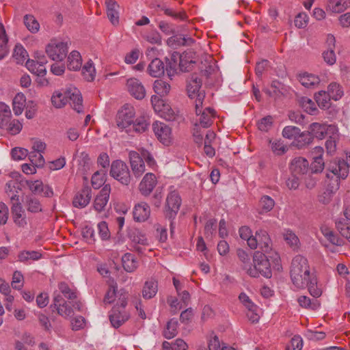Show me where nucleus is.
<instances>
[{"mask_svg": "<svg viewBox=\"0 0 350 350\" xmlns=\"http://www.w3.org/2000/svg\"><path fill=\"white\" fill-rule=\"evenodd\" d=\"M144 38L151 44H160L161 43V37L156 31H152L144 36Z\"/></svg>", "mask_w": 350, "mask_h": 350, "instance_id": "774afa93", "label": "nucleus"}, {"mask_svg": "<svg viewBox=\"0 0 350 350\" xmlns=\"http://www.w3.org/2000/svg\"><path fill=\"white\" fill-rule=\"evenodd\" d=\"M41 258L42 254L38 251L23 250L18 254V261L23 263H30L31 260H38Z\"/></svg>", "mask_w": 350, "mask_h": 350, "instance_id": "72a5a7b5", "label": "nucleus"}, {"mask_svg": "<svg viewBox=\"0 0 350 350\" xmlns=\"http://www.w3.org/2000/svg\"><path fill=\"white\" fill-rule=\"evenodd\" d=\"M130 238L135 244L142 246H146L149 245L148 239L146 238V235L138 230H134L132 231L130 234Z\"/></svg>", "mask_w": 350, "mask_h": 350, "instance_id": "8fccbe9b", "label": "nucleus"}, {"mask_svg": "<svg viewBox=\"0 0 350 350\" xmlns=\"http://www.w3.org/2000/svg\"><path fill=\"white\" fill-rule=\"evenodd\" d=\"M11 118V111L8 105L0 103V127H5Z\"/></svg>", "mask_w": 350, "mask_h": 350, "instance_id": "ea45409f", "label": "nucleus"}, {"mask_svg": "<svg viewBox=\"0 0 350 350\" xmlns=\"http://www.w3.org/2000/svg\"><path fill=\"white\" fill-rule=\"evenodd\" d=\"M26 98L23 94L18 93L14 98L12 105L13 111L16 116L22 113L25 107Z\"/></svg>", "mask_w": 350, "mask_h": 350, "instance_id": "4c0bfd02", "label": "nucleus"}, {"mask_svg": "<svg viewBox=\"0 0 350 350\" xmlns=\"http://www.w3.org/2000/svg\"><path fill=\"white\" fill-rule=\"evenodd\" d=\"M82 75L88 81H92L95 78L96 70L93 62L90 59L82 68Z\"/></svg>", "mask_w": 350, "mask_h": 350, "instance_id": "a18cd8bd", "label": "nucleus"}, {"mask_svg": "<svg viewBox=\"0 0 350 350\" xmlns=\"http://www.w3.org/2000/svg\"><path fill=\"white\" fill-rule=\"evenodd\" d=\"M58 289L59 293L68 299L74 300L77 297V289L65 282H61L58 284Z\"/></svg>", "mask_w": 350, "mask_h": 350, "instance_id": "473e14b6", "label": "nucleus"}, {"mask_svg": "<svg viewBox=\"0 0 350 350\" xmlns=\"http://www.w3.org/2000/svg\"><path fill=\"white\" fill-rule=\"evenodd\" d=\"M147 70L152 77H159L164 74L165 66L160 59L154 58L148 65Z\"/></svg>", "mask_w": 350, "mask_h": 350, "instance_id": "a878e982", "label": "nucleus"}, {"mask_svg": "<svg viewBox=\"0 0 350 350\" xmlns=\"http://www.w3.org/2000/svg\"><path fill=\"white\" fill-rule=\"evenodd\" d=\"M46 63V60L44 59H43V61L27 60L26 66L31 73L38 76H43L46 72L44 67Z\"/></svg>", "mask_w": 350, "mask_h": 350, "instance_id": "bb28decb", "label": "nucleus"}, {"mask_svg": "<svg viewBox=\"0 0 350 350\" xmlns=\"http://www.w3.org/2000/svg\"><path fill=\"white\" fill-rule=\"evenodd\" d=\"M153 89L157 95L165 96L170 92V85L167 82L158 79L154 82Z\"/></svg>", "mask_w": 350, "mask_h": 350, "instance_id": "a19ab883", "label": "nucleus"}, {"mask_svg": "<svg viewBox=\"0 0 350 350\" xmlns=\"http://www.w3.org/2000/svg\"><path fill=\"white\" fill-rule=\"evenodd\" d=\"M157 183L156 176L152 173H146L139 185L140 193L144 196H148L153 191Z\"/></svg>", "mask_w": 350, "mask_h": 350, "instance_id": "aec40b11", "label": "nucleus"}, {"mask_svg": "<svg viewBox=\"0 0 350 350\" xmlns=\"http://www.w3.org/2000/svg\"><path fill=\"white\" fill-rule=\"evenodd\" d=\"M23 279L21 272L14 271L12 276V286L15 289H21L23 286Z\"/></svg>", "mask_w": 350, "mask_h": 350, "instance_id": "e2e57ef3", "label": "nucleus"}, {"mask_svg": "<svg viewBox=\"0 0 350 350\" xmlns=\"http://www.w3.org/2000/svg\"><path fill=\"white\" fill-rule=\"evenodd\" d=\"M284 239L287 244L291 247L296 248L298 247L299 240L297 236L291 230H286L284 233Z\"/></svg>", "mask_w": 350, "mask_h": 350, "instance_id": "13d9d810", "label": "nucleus"}, {"mask_svg": "<svg viewBox=\"0 0 350 350\" xmlns=\"http://www.w3.org/2000/svg\"><path fill=\"white\" fill-rule=\"evenodd\" d=\"M268 256L260 251H256L253 256V266L244 267L247 273L253 278H258L260 275L267 278L271 277V270L269 262Z\"/></svg>", "mask_w": 350, "mask_h": 350, "instance_id": "7ed1b4c3", "label": "nucleus"}, {"mask_svg": "<svg viewBox=\"0 0 350 350\" xmlns=\"http://www.w3.org/2000/svg\"><path fill=\"white\" fill-rule=\"evenodd\" d=\"M82 58L77 51H72L68 57L67 67L70 70H79L81 68Z\"/></svg>", "mask_w": 350, "mask_h": 350, "instance_id": "7c9ffc66", "label": "nucleus"}, {"mask_svg": "<svg viewBox=\"0 0 350 350\" xmlns=\"http://www.w3.org/2000/svg\"><path fill=\"white\" fill-rule=\"evenodd\" d=\"M110 193V185H105L94 201V208L97 212H101L105 210L109 201Z\"/></svg>", "mask_w": 350, "mask_h": 350, "instance_id": "a211bd4d", "label": "nucleus"}, {"mask_svg": "<svg viewBox=\"0 0 350 350\" xmlns=\"http://www.w3.org/2000/svg\"><path fill=\"white\" fill-rule=\"evenodd\" d=\"M291 278L293 284L297 288H308L310 294L314 297H319L322 290L317 286V279L314 272H311L306 258L301 255L295 256L291 262Z\"/></svg>", "mask_w": 350, "mask_h": 350, "instance_id": "f257e3e1", "label": "nucleus"}, {"mask_svg": "<svg viewBox=\"0 0 350 350\" xmlns=\"http://www.w3.org/2000/svg\"><path fill=\"white\" fill-rule=\"evenodd\" d=\"M167 301L170 306L171 312L174 314H176L178 310L185 307L181 301H178L176 297L172 296L168 297Z\"/></svg>", "mask_w": 350, "mask_h": 350, "instance_id": "680f3d73", "label": "nucleus"}, {"mask_svg": "<svg viewBox=\"0 0 350 350\" xmlns=\"http://www.w3.org/2000/svg\"><path fill=\"white\" fill-rule=\"evenodd\" d=\"M326 125L318 122L312 123L309 126V131L312 137L322 139L326 133Z\"/></svg>", "mask_w": 350, "mask_h": 350, "instance_id": "58836bf2", "label": "nucleus"}, {"mask_svg": "<svg viewBox=\"0 0 350 350\" xmlns=\"http://www.w3.org/2000/svg\"><path fill=\"white\" fill-rule=\"evenodd\" d=\"M299 81L302 85L308 88L314 87L320 82L318 76L308 73L300 74Z\"/></svg>", "mask_w": 350, "mask_h": 350, "instance_id": "c9c22d12", "label": "nucleus"}, {"mask_svg": "<svg viewBox=\"0 0 350 350\" xmlns=\"http://www.w3.org/2000/svg\"><path fill=\"white\" fill-rule=\"evenodd\" d=\"M24 23L27 28L32 33H36L40 28L39 23L32 15H25L24 16Z\"/></svg>", "mask_w": 350, "mask_h": 350, "instance_id": "864d4df0", "label": "nucleus"}, {"mask_svg": "<svg viewBox=\"0 0 350 350\" xmlns=\"http://www.w3.org/2000/svg\"><path fill=\"white\" fill-rule=\"evenodd\" d=\"M204 97V93H200L195 100L196 113L199 117L196 123L198 124V126L208 128L213 124L216 114L215 110L211 107L203 109L202 103Z\"/></svg>", "mask_w": 350, "mask_h": 350, "instance_id": "20e7f679", "label": "nucleus"}, {"mask_svg": "<svg viewBox=\"0 0 350 350\" xmlns=\"http://www.w3.org/2000/svg\"><path fill=\"white\" fill-rule=\"evenodd\" d=\"M24 205L28 212L38 213L42 211V204L36 197L31 196H26Z\"/></svg>", "mask_w": 350, "mask_h": 350, "instance_id": "cd10ccee", "label": "nucleus"}, {"mask_svg": "<svg viewBox=\"0 0 350 350\" xmlns=\"http://www.w3.org/2000/svg\"><path fill=\"white\" fill-rule=\"evenodd\" d=\"M312 141L313 137L310 132L300 131L295 140H293L292 144L298 149H302L311 144Z\"/></svg>", "mask_w": 350, "mask_h": 350, "instance_id": "c756f323", "label": "nucleus"}, {"mask_svg": "<svg viewBox=\"0 0 350 350\" xmlns=\"http://www.w3.org/2000/svg\"><path fill=\"white\" fill-rule=\"evenodd\" d=\"M337 135L330 136L325 142V148L327 154H332L336 150Z\"/></svg>", "mask_w": 350, "mask_h": 350, "instance_id": "69168bd1", "label": "nucleus"}, {"mask_svg": "<svg viewBox=\"0 0 350 350\" xmlns=\"http://www.w3.org/2000/svg\"><path fill=\"white\" fill-rule=\"evenodd\" d=\"M340 234L350 242V207L346 208L336 221Z\"/></svg>", "mask_w": 350, "mask_h": 350, "instance_id": "ddd939ff", "label": "nucleus"}, {"mask_svg": "<svg viewBox=\"0 0 350 350\" xmlns=\"http://www.w3.org/2000/svg\"><path fill=\"white\" fill-rule=\"evenodd\" d=\"M8 41L5 30L3 24L0 22V59L8 54L7 42Z\"/></svg>", "mask_w": 350, "mask_h": 350, "instance_id": "de8ad7c7", "label": "nucleus"}, {"mask_svg": "<svg viewBox=\"0 0 350 350\" xmlns=\"http://www.w3.org/2000/svg\"><path fill=\"white\" fill-rule=\"evenodd\" d=\"M301 130L294 126H286L282 130V136L288 139L295 140Z\"/></svg>", "mask_w": 350, "mask_h": 350, "instance_id": "4d7b16f0", "label": "nucleus"}, {"mask_svg": "<svg viewBox=\"0 0 350 350\" xmlns=\"http://www.w3.org/2000/svg\"><path fill=\"white\" fill-rule=\"evenodd\" d=\"M270 143L271 144L272 151L278 155L284 154L288 150L286 146L283 144V142L281 140H275L273 142L270 141Z\"/></svg>", "mask_w": 350, "mask_h": 350, "instance_id": "052dcab7", "label": "nucleus"}, {"mask_svg": "<svg viewBox=\"0 0 350 350\" xmlns=\"http://www.w3.org/2000/svg\"><path fill=\"white\" fill-rule=\"evenodd\" d=\"M299 304L306 308H310L312 310H317L320 304L317 299L311 300L308 297L301 296L298 298Z\"/></svg>", "mask_w": 350, "mask_h": 350, "instance_id": "603ef678", "label": "nucleus"}, {"mask_svg": "<svg viewBox=\"0 0 350 350\" xmlns=\"http://www.w3.org/2000/svg\"><path fill=\"white\" fill-rule=\"evenodd\" d=\"M126 85L128 92L135 98L142 100L145 97V88L139 79L136 78H130L127 79Z\"/></svg>", "mask_w": 350, "mask_h": 350, "instance_id": "dca6fc26", "label": "nucleus"}, {"mask_svg": "<svg viewBox=\"0 0 350 350\" xmlns=\"http://www.w3.org/2000/svg\"><path fill=\"white\" fill-rule=\"evenodd\" d=\"M129 159L134 176L137 178L141 176L146 171L143 159L139 154L135 151H131L129 152Z\"/></svg>", "mask_w": 350, "mask_h": 350, "instance_id": "f3484780", "label": "nucleus"}, {"mask_svg": "<svg viewBox=\"0 0 350 350\" xmlns=\"http://www.w3.org/2000/svg\"><path fill=\"white\" fill-rule=\"evenodd\" d=\"M51 102L56 108H62L69 102L71 107L77 113H81L83 110L81 94L75 87L68 88L63 92L55 91L51 97Z\"/></svg>", "mask_w": 350, "mask_h": 350, "instance_id": "f03ea898", "label": "nucleus"}, {"mask_svg": "<svg viewBox=\"0 0 350 350\" xmlns=\"http://www.w3.org/2000/svg\"><path fill=\"white\" fill-rule=\"evenodd\" d=\"M350 167V152L347 154L346 161L335 159L330 161L327 170L338 178L345 179Z\"/></svg>", "mask_w": 350, "mask_h": 350, "instance_id": "9d476101", "label": "nucleus"}, {"mask_svg": "<svg viewBox=\"0 0 350 350\" xmlns=\"http://www.w3.org/2000/svg\"><path fill=\"white\" fill-rule=\"evenodd\" d=\"M135 116V108L129 104H125L116 115V124L120 129H125L127 133L131 131V125Z\"/></svg>", "mask_w": 350, "mask_h": 350, "instance_id": "39448f33", "label": "nucleus"}, {"mask_svg": "<svg viewBox=\"0 0 350 350\" xmlns=\"http://www.w3.org/2000/svg\"><path fill=\"white\" fill-rule=\"evenodd\" d=\"M178 61H179L178 65L180 70L184 72H188L187 67H185L184 64V55H180L179 53L175 51L171 55L170 61L166 67L168 75H171L172 71L174 72L176 70Z\"/></svg>", "mask_w": 350, "mask_h": 350, "instance_id": "5701e85b", "label": "nucleus"}, {"mask_svg": "<svg viewBox=\"0 0 350 350\" xmlns=\"http://www.w3.org/2000/svg\"><path fill=\"white\" fill-rule=\"evenodd\" d=\"M107 17L113 25L119 23V5L115 0H105Z\"/></svg>", "mask_w": 350, "mask_h": 350, "instance_id": "393cba45", "label": "nucleus"}, {"mask_svg": "<svg viewBox=\"0 0 350 350\" xmlns=\"http://www.w3.org/2000/svg\"><path fill=\"white\" fill-rule=\"evenodd\" d=\"M110 175L116 180L119 181L121 184L129 185L131 176L130 171L127 165L120 161H113L111 165Z\"/></svg>", "mask_w": 350, "mask_h": 350, "instance_id": "0eeeda50", "label": "nucleus"}, {"mask_svg": "<svg viewBox=\"0 0 350 350\" xmlns=\"http://www.w3.org/2000/svg\"><path fill=\"white\" fill-rule=\"evenodd\" d=\"M130 317L129 314L123 309H120L119 307L114 306L109 314V320L112 326L115 328H118Z\"/></svg>", "mask_w": 350, "mask_h": 350, "instance_id": "6ab92c4d", "label": "nucleus"}, {"mask_svg": "<svg viewBox=\"0 0 350 350\" xmlns=\"http://www.w3.org/2000/svg\"><path fill=\"white\" fill-rule=\"evenodd\" d=\"M177 327V321L171 319L167 323L166 328L163 332V336L167 339L174 338L178 333Z\"/></svg>", "mask_w": 350, "mask_h": 350, "instance_id": "3c124183", "label": "nucleus"}, {"mask_svg": "<svg viewBox=\"0 0 350 350\" xmlns=\"http://www.w3.org/2000/svg\"><path fill=\"white\" fill-rule=\"evenodd\" d=\"M122 264L127 272H133L138 267V260L134 254L126 253L122 257Z\"/></svg>", "mask_w": 350, "mask_h": 350, "instance_id": "c85d7f7f", "label": "nucleus"}, {"mask_svg": "<svg viewBox=\"0 0 350 350\" xmlns=\"http://www.w3.org/2000/svg\"><path fill=\"white\" fill-rule=\"evenodd\" d=\"M12 203L11 213L14 223L19 228H25L27 225V219L25 211L19 200V196L13 194L10 197Z\"/></svg>", "mask_w": 350, "mask_h": 350, "instance_id": "1a4fd4ad", "label": "nucleus"}, {"mask_svg": "<svg viewBox=\"0 0 350 350\" xmlns=\"http://www.w3.org/2000/svg\"><path fill=\"white\" fill-rule=\"evenodd\" d=\"M51 306L54 307L58 314L64 318L70 317L73 314L72 307L57 292L53 294V303Z\"/></svg>", "mask_w": 350, "mask_h": 350, "instance_id": "4468645a", "label": "nucleus"}, {"mask_svg": "<svg viewBox=\"0 0 350 350\" xmlns=\"http://www.w3.org/2000/svg\"><path fill=\"white\" fill-rule=\"evenodd\" d=\"M92 197V189L85 186L74 197L72 204L75 207L83 208L90 202Z\"/></svg>", "mask_w": 350, "mask_h": 350, "instance_id": "412c9836", "label": "nucleus"}, {"mask_svg": "<svg viewBox=\"0 0 350 350\" xmlns=\"http://www.w3.org/2000/svg\"><path fill=\"white\" fill-rule=\"evenodd\" d=\"M308 161L303 157H296L290 164V170L293 175L302 176L308 171Z\"/></svg>", "mask_w": 350, "mask_h": 350, "instance_id": "4be33fe9", "label": "nucleus"}, {"mask_svg": "<svg viewBox=\"0 0 350 350\" xmlns=\"http://www.w3.org/2000/svg\"><path fill=\"white\" fill-rule=\"evenodd\" d=\"M272 91L269 90H265L264 92L271 97L278 98L283 94L282 85L278 81H273L271 85Z\"/></svg>", "mask_w": 350, "mask_h": 350, "instance_id": "5fc2aeb1", "label": "nucleus"}, {"mask_svg": "<svg viewBox=\"0 0 350 350\" xmlns=\"http://www.w3.org/2000/svg\"><path fill=\"white\" fill-rule=\"evenodd\" d=\"M27 185L28 186L29 190L35 193L38 194L42 193L44 191V185L41 180H27Z\"/></svg>", "mask_w": 350, "mask_h": 350, "instance_id": "bf43d9fd", "label": "nucleus"}, {"mask_svg": "<svg viewBox=\"0 0 350 350\" xmlns=\"http://www.w3.org/2000/svg\"><path fill=\"white\" fill-rule=\"evenodd\" d=\"M150 209L146 202H141L135 206L133 210V218L138 222H144L150 217Z\"/></svg>", "mask_w": 350, "mask_h": 350, "instance_id": "b1692460", "label": "nucleus"}, {"mask_svg": "<svg viewBox=\"0 0 350 350\" xmlns=\"http://www.w3.org/2000/svg\"><path fill=\"white\" fill-rule=\"evenodd\" d=\"M303 347V341L300 336H295L291 340V344L286 347V350H301Z\"/></svg>", "mask_w": 350, "mask_h": 350, "instance_id": "338daca9", "label": "nucleus"}, {"mask_svg": "<svg viewBox=\"0 0 350 350\" xmlns=\"http://www.w3.org/2000/svg\"><path fill=\"white\" fill-rule=\"evenodd\" d=\"M327 94L329 95V98L338 100L342 96L343 90L338 83L333 82L329 85Z\"/></svg>", "mask_w": 350, "mask_h": 350, "instance_id": "79ce46f5", "label": "nucleus"}, {"mask_svg": "<svg viewBox=\"0 0 350 350\" xmlns=\"http://www.w3.org/2000/svg\"><path fill=\"white\" fill-rule=\"evenodd\" d=\"M301 104L305 111L311 115H314L318 111L315 103L310 98L303 97L301 99Z\"/></svg>", "mask_w": 350, "mask_h": 350, "instance_id": "6e6d98bb", "label": "nucleus"}, {"mask_svg": "<svg viewBox=\"0 0 350 350\" xmlns=\"http://www.w3.org/2000/svg\"><path fill=\"white\" fill-rule=\"evenodd\" d=\"M68 43L57 40H52L45 48L48 57L56 62L63 61L68 53Z\"/></svg>", "mask_w": 350, "mask_h": 350, "instance_id": "423d86ee", "label": "nucleus"}, {"mask_svg": "<svg viewBox=\"0 0 350 350\" xmlns=\"http://www.w3.org/2000/svg\"><path fill=\"white\" fill-rule=\"evenodd\" d=\"M271 241L268 233L263 230L256 231L254 238L248 240V246L251 249H256L258 246L262 250L261 252L269 254L271 251Z\"/></svg>", "mask_w": 350, "mask_h": 350, "instance_id": "9b49d317", "label": "nucleus"}, {"mask_svg": "<svg viewBox=\"0 0 350 350\" xmlns=\"http://www.w3.org/2000/svg\"><path fill=\"white\" fill-rule=\"evenodd\" d=\"M202 85L201 80L196 77H192L191 80L187 85V93L188 96L191 98H195V100L197 98V96L199 94L203 93L202 92H200V89Z\"/></svg>", "mask_w": 350, "mask_h": 350, "instance_id": "2f4dec72", "label": "nucleus"}, {"mask_svg": "<svg viewBox=\"0 0 350 350\" xmlns=\"http://www.w3.org/2000/svg\"><path fill=\"white\" fill-rule=\"evenodd\" d=\"M149 126V123L145 117L142 116L139 117L133 121V123L131 125V131L142 133L146 131Z\"/></svg>", "mask_w": 350, "mask_h": 350, "instance_id": "49530a36", "label": "nucleus"}, {"mask_svg": "<svg viewBox=\"0 0 350 350\" xmlns=\"http://www.w3.org/2000/svg\"><path fill=\"white\" fill-rule=\"evenodd\" d=\"M157 291V282L154 280H150L145 283L142 291V295L146 299H151L155 296Z\"/></svg>", "mask_w": 350, "mask_h": 350, "instance_id": "e433bc0d", "label": "nucleus"}, {"mask_svg": "<svg viewBox=\"0 0 350 350\" xmlns=\"http://www.w3.org/2000/svg\"><path fill=\"white\" fill-rule=\"evenodd\" d=\"M98 230L100 237L102 240H107L110 238V232L108 225L105 221H101L98 224Z\"/></svg>", "mask_w": 350, "mask_h": 350, "instance_id": "0e129e2a", "label": "nucleus"}, {"mask_svg": "<svg viewBox=\"0 0 350 350\" xmlns=\"http://www.w3.org/2000/svg\"><path fill=\"white\" fill-rule=\"evenodd\" d=\"M27 57V53L24 47L21 44H16L13 52V58L16 60V63L23 64Z\"/></svg>", "mask_w": 350, "mask_h": 350, "instance_id": "09e8293b", "label": "nucleus"}, {"mask_svg": "<svg viewBox=\"0 0 350 350\" xmlns=\"http://www.w3.org/2000/svg\"><path fill=\"white\" fill-rule=\"evenodd\" d=\"M181 205V198L179 193L174 190L170 191L166 198L165 208L169 217H174Z\"/></svg>", "mask_w": 350, "mask_h": 350, "instance_id": "2eb2a0df", "label": "nucleus"}, {"mask_svg": "<svg viewBox=\"0 0 350 350\" xmlns=\"http://www.w3.org/2000/svg\"><path fill=\"white\" fill-rule=\"evenodd\" d=\"M330 99L325 91H319L315 94V100L318 106L321 109H325L330 107Z\"/></svg>", "mask_w": 350, "mask_h": 350, "instance_id": "37998d69", "label": "nucleus"}, {"mask_svg": "<svg viewBox=\"0 0 350 350\" xmlns=\"http://www.w3.org/2000/svg\"><path fill=\"white\" fill-rule=\"evenodd\" d=\"M275 206L274 200L268 196H263L261 197L258 202L259 214L262 215L271 211Z\"/></svg>", "mask_w": 350, "mask_h": 350, "instance_id": "f704fd0d", "label": "nucleus"}, {"mask_svg": "<svg viewBox=\"0 0 350 350\" xmlns=\"http://www.w3.org/2000/svg\"><path fill=\"white\" fill-rule=\"evenodd\" d=\"M151 103L154 111L161 118L167 121H174L176 119L177 113L176 111L172 109L170 105L165 103L158 96H152Z\"/></svg>", "mask_w": 350, "mask_h": 350, "instance_id": "6e6552de", "label": "nucleus"}, {"mask_svg": "<svg viewBox=\"0 0 350 350\" xmlns=\"http://www.w3.org/2000/svg\"><path fill=\"white\" fill-rule=\"evenodd\" d=\"M321 231L323 236L332 244L336 245H340L342 240L338 237V235L327 226H322Z\"/></svg>", "mask_w": 350, "mask_h": 350, "instance_id": "c03bdc74", "label": "nucleus"}, {"mask_svg": "<svg viewBox=\"0 0 350 350\" xmlns=\"http://www.w3.org/2000/svg\"><path fill=\"white\" fill-rule=\"evenodd\" d=\"M153 131L157 139L165 146H169L172 141L171 128L165 123L155 122L152 124Z\"/></svg>", "mask_w": 350, "mask_h": 350, "instance_id": "f8f14e48", "label": "nucleus"}]
</instances>
